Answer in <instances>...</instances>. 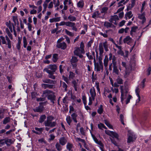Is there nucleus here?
I'll return each instance as SVG.
<instances>
[{
    "label": "nucleus",
    "mask_w": 151,
    "mask_h": 151,
    "mask_svg": "<svg viewBox=\"0 0 151 151\" xmlns=\"http://www.w3.org/2000/svg\"><path fill=\"white\" fill-rule=\"evenodd\" d=\"M120 87L121 93V101L122 103L123 104L124 100L127 99L126 104H127L129 102L132 96L128 93V90L126 86H121Z\"/></svg>",
    "instance_id": "1"
},
{
    "label": "nucleus",
    "mask_w": 151,
    "mask_h": 151,
    "mask_svg": "<svg viewBox=\"0 0 151 151\" xmlns=\"http://www.w3.org/2000/svg\"><path fill=\"white\" fill-rule=\"evenodd\" d=\"M54 119V117L52 116H48L46 120L44 122L45 126L51 128L55 127L56 125V121H53Z\"/></svg>",
    "instance_id": "2"
},
{
    "label": "nucleus",
    "mask_w": 151,
    "mask_h": 151,
    "mask_svg": "<svg viewBox=\"0 0 151 151\" xmlns=\"http://www.w3.org/2000/svg\"><path fill=\"white\" fill-rule=\"evenodd\" d=\"M43 94L47 96L48 99L50 100L53 104H54V101L55 100L56 97L53 92L51 90H46L43 91Z\"/></svg>",
    "instance_id": "3"
},
{
    "label": "nucleus",
    "mask_w": 151,
    "mask_h": 151,
    "mask_svg": "<svg viewBox=\"0 0 151 151\" xmlns=\"http://www.w3.org/2000/svg\"><path fill=\"white\" fill-rule=\"evenodd\" d=\"M104 47L105 50L106 51H107L108 50V45L107 42L105 41L103 42H101L99 44V54L100 55H102L104 52Z\"/></svg>",
    "instance_id": "4"
},
{
    "label": "nucleus",
    "mask_w": 151,
    "mask_h": 151,
    "mask_svg": "<svg viewBox=\"0 0 151 151\" xmlns=\"http://www.w3.org/2000/svg\"><path fill=\"white\" fill-rule=\"evenodd\" d=\"M90 93L91 94V96L89 98V103L88 105H91L92 103V101H94L95 99V97L96 96V93L95 88L92 87L90 90Z\"/></svg>",
    "instance_id": "5"
},
{
    "label": "nucleus",
    "mask_w": 151,
    "mask_h": 151,
    "mask_svg": "<svg viewBox=\"0 0 151 151\" xmlns=\"http://www.w3.org/2000/svg\"><path fill=\"white\" fill-rule=\"evenodd\" d=\"M74 51V53L75 55L78 56L80 58H82L83 56L81 54H84L85 51L81 49L79 47L75 48Z\"/></svg>",
    "instance_id": "6"
},
{
    "label": "nucleus",
    "mask_w": 151,
    "mask_h": 151,
    "mask_svg": "<svg viewBox=\"0 0 151 151\" xmlns=\"http://www.w3.org/2000/svg\"><path fill=\"white\" fill-rule=\"evenodd\" d=\"M62 40L60 39L57 41V44L56 46L59 48L61 49L64 50L67 47V45L64 42H60Z\"/></svg>",
    "instance_id": "7"
},
{
    "label": "nucleus",
    "mask_w": 151,
    "mask_h": 151,
    "mask_svg": "<svg viewBox=\"0 0 151 151\" xmlns=\"http://www.w3.org/2000/svg\"><path fill=\"white\" fill-rule=\"evenodd\" d=\"M138 14V18L141 21V24H143L146 21V19L145 17V12H143Z\"/></svg>",
    "instance_id": "8"
},
{
    "label": "nucleus",
    "mask_w": 151,
    "mask_h": 151,
    "mask_svg": "<svg viewBox=\"0 0 151 151\" xmlns=\"http://www.w3.org/2000/svg\"><path fill=\"white\" fill-rule=\"evenodd\" d=\"M5 142L7 147H9L11 145L14 144L15 141V139L14 138L9 139L8 137L4 138Z\"/></svg>",
    "instance_id": "9"
},
{
    "label": "nucleus",
    "mask_w": 151,
    "mask_h": 151,
    "mask_svg": "<svg viewBox=\"0 0 151 151\" xmlns=\"http://www.w3.org/2000/svg\"><path fill=\"white\" fill-rule=\"evenodd\" d=\"M44 102H40L39 103L40 105L34 109L33 110L35 112H41L44 109V106L42 105V104H44Z\"/></svg>",
    "instance_id": "10"
},
{
    "label": "nucleus",
    "mask_w": 151,
    "mask_h": 151,
    "mask_svg": "<svg viewBox=\"0 0 151 151\" xmlns=\"http://www.w3.org/2000/svg\"><path fill=\"white\" fill-rule=\"evenodd\" d=\"M94 68L96 71H100L101 70L102 71L103 69V63H96L95 64Z\"/></svg>",
    "instance_id": "11"
},
{
    "label": "nucleus",
    "mask_w": 151,
    "mask_h": 151,
    "mask_svg": "<svg viewBox=\"0 0 151 151\" xmlns=\"http://www.w3.org/2000/svg\"><path fill=\"white\" fill-rule=\"evenodd\" d=\"M128 138L127 140V142L130 143L133 142L136 138V137L133 133H129L128 135Z\"/></svg>",
    "instance_id": "12"
},
{
    "label": "nucleus",
    "mask_w": 151,
    "mask_h": 151,
    "mask_svg": "<svg viewBox=\"0 0 151 151\" xmlns=\"http://www.w3.org/2000/svg\"><path fill=\"white\" fill-rule=\"evenodd\" d=\"M44 71L46 72L49 74L48 77L53 79H55V77L53 75L54 72H52L51 71V70H48V69H44Z\"/></svg>",
    "instance_id": "13"
},
{
    "label": "nucleus",
    "mask_w": 151,
    "mask_h": 151,
    "mask_svg": "<svg viewBox=\"0 0 151 151\" xmlns=\"http://www.w3.org/2000/svg\"><path fill=\"white\" fill-rule=\"evenodd\" d=\"M57 67L55 65H50L47 66V68L45 69H48L51 70V72H54L57 69Z\"/></svg>",
    "instance_id": "14"
},
{
    "label": "nucleus",
    "mask_w": 151,
    "mask_h": 151,
    "mask_svg": "<svg viewBox=\"0 0 151 151\" xmlns=\"http://www.w3.org/2000/svg\"><path fill=\"white\" fill-rule=\"evenodd\" d=\"M113 73H114V74H116V75H119L120 74V72L119 70L118 69V67L117 65H115V64H114V65H113Z\"/></svg>",
    "instance_id": "15"
},
{
    "label": "nucleus",
    "mask_w": 151,
    "mask_h": 151,
    "mask_svg": "<svg viewBox=\"0 0 151 151\" xmlns=\"http://www.w3.org/2000/svg\"><path fill=\"white\" fill-rule=\"evenodd\" d=\"M119 19V17L117 15H114L111 17L109 21L110 22L116 24V22Z\"/></svg>",
    "instance_id": "16"
},
{
    "label": "nucleus",
    "mask_w": 151,
    "mask_h": 151,
    "mask_svg": "<svg viewBox=\"0 0 151 151\" xmlns=\"http://www.w3.org/2000/svg\"><path fill=\"white\" fill-rule=\"evenodd\" d=\"M42 87L44 89H46L48 88L50 89H52L55 88V86L52 84H46L45 83H42Z\"/></svg>",
    "instance_id": "17"
},
{
    "label": "nucleus",
    "mask_w": 151,
    "mask_h": 151,
    "mask_svg": "<svg viewBox=\"0 0 151 151\" xmlns=\"http://www.w3.org/2000/svg\"><path fill=\"white\" fill-rule=\"evenodd\" d=\"M140 91V90L139 88L137 87L136 88V89H135V92L137 96V97H138V98L137 99L136 101V104H137V103H138L140 101V97L139 96V93Z\"/></svg>",
    "instance_id": "18"
},
{
    "label": "nucleus",
    "mask_w": 151,
    "mask_h": 151,
    "mask_svg": "<svg viewBox=\"0 0 151 151\" xmlns=\"http://www.w3.org/2000/svg\"><path fill=\"white\" fill-rule=\"evenodd\" d=\"M121 64L122 67L120 65H119L118 68L120 70V71L121 73H122L123 71L124 70L123 68H125L126 70L127 69V64L125 62H122Z\"/></svg>",
    "instance_id": "19"
},
{
    "label": "nucleus",
    "mask_w": 151,
    "mask_h": 151,
    "mask_svg": "<svg viewBox=\"0 0 151 151\" xmlns=\"http://www.w3.org/2000/svg\"><path fill=\"white\" fill-rule=\"evenodd\" d=\"M132 41V38L130 37L129 36H127L123 40L124 43H127L129 45L130 43Z\"/></svg>",
    "instance_id": "20"
},
{
    "label": "nucleus",
    "mask_w": 151,
    "mask_h": 151,
    "mask_svg": "<svg viewBox=\"0 0 151 151\" xmlns=\"http://www.w3.org/2000/svg\"><path fill=\"white\" fill-rule=\"evenodd\" d=\"M109 60L108 56L107 55H105L104 60V64L106 69L107 68Z\"/></svg>",
    "instance_id": "21"
},
{
    "label": "nucleus",
    "mask_w": 151,
    "mask_h": 151,
    "mask_svg": "<svg viewBox=\"0 0 151 151\" xmlns=\"http://www.w3.org/2000/svg\"><path fill=\"white\" fill-rule=\"evenodd\" d=\"M42 81L44 83L50 84H55L56 83L55 81H53L49 79H45L42 80Z\"/></svg>",
    "instance_id": "22"
},
{
    "label": "nucleus",
    "mask_w": 151,
    "mask_h": 151,
    "mask_svg": "<svg viewBox=\"0 0 151 151\" xmlns=\"http://www.w3.org/2000/svg\"><path fill=\"white\" fill-rule=\"evenodd\" d=\"M35 129L36 131L33 130V132L36 134H40L43 131V128H38V127H35Z\"/></svg>",
    "instance_id": "23"
},
{
    "label": "nucleus",
    "mask_w": 151,
    "mask_h": 151,
    "mask_svg": "<svg viewBox=\"0 0 151 151\" xmlns=\"http://www.w3.org/2000/svg\"><path fill=\"white\" fill-rule=\"evenodd\" d=\"M138 29V27L137 26L132 27L131 28V30L130 31V35L132 36H133L134 35V33L137 31Z\"/></svg>",
    "instance_id": "24"
},
{
    "label": "nucleus",
    "mask_w": 151,
    "mask_h": 151,
    "mask_svg": "<svg viewBox=\"0 0 151 151\" xmlns=\"http://www.w3.org/2000/svg\"><path fill=\"white\" fill-rule=\"evenodd\" d=\"M74 148L73 145L70 143H68L66 145V148L68 151H73V149ZM65 151H67L65 150Z\"/></svg>",
    "instance_id": "25"
},
{
    "label": "nucleus",
    "mask_w": 151,
    "mask_h": 151,
    "mask_svg": "<svg viewBox=\"0 0 151 151\" xmlns=\"http://www.w3.org/2000/svg\"><path fill=\"white\" fill-rule=\"evenodd\" d=\"M133 15L132 14L131 11H129L125 15V18L126 19H130L132 17Z\"/></svg>",
    "instance_id": "26"
},
{
    "label": "nucleus",
    "mask_w": 151,
    "mask_h": 151,
    "mask_svg": "<svg viewBox=\"0 0 151 151\" xmlns=\"http://www.w3.org/2000/svg\"><path fill=\"white\" fill-rule=\"evenodd\" d=\"M6 111L5 109H0V119H2L4 117V113Z\"/></svg>",
    "instance_id": "27"
},
{
    "label": "nucleus",
    "mask_w": 151,
    "mask_h": 151,
    "mask_svg": "<svg viewBox=\"0 0 151 151\" xmlns=\"http://www.w3.org/2000/svg\"><path fill=\"white\" fill-rule=\"evenodd\" d=\"M68 78L69 80H73L75 77V74L73 72L70 71L69 72Z\"/></svg>",
    "instance_id": "28"
},
{
    "label": "nucleus",
    "mask_w": 151,
    "mask_h": 151,
    "mask_svg": "<svg viewBox=\"0 0 151 151\" xmlns=\"http://www.w3.org/2000/svg\"><path fill=\"white\" fill-rule=\"evenodd\" d=\"M72 118L74 122L75 123L77 122V121L76 119V117L77 116V115L76 113H74L71 115Z\"/></svg>",
    "instance_id": "29"
},
{
    "label": "nucleus",
    "mask_w": 151,
    "mask_h": 151,
    "mask_svg": "<svg viewBox=\"0 0 151 151\" xmlns=\"http://www.w3.org/2000/svg\"><path fill=\"white\" fill-rule=\"evenodd\" d=\"M59 142L62 145H64L66 143V141L64 137H63L60 138Z\"/></svg>",
    "instance_id": "30"
},
{
    "label": "nucleus",
    "mask_w": 151,
    "mask_h": 151,
    "mask_svg": "<svg viewBox=\"0 0 151 151\" xmlns=\"http://www.w3.org/2000/svg\"><path fill=\"white\" fill-rule=\"evenodd\" d=\"M100 15V13L99 11H96L94 12L92 15V17L94 19H96L99 17Z\"/></svg>",
    "instance_id": "31"
},
{
    "label": "nucleus",
    "mask_w": 151,
    "mask_h": 151,
    "mask_svg": "<svg viewBox=\"0 0 151 151\" xmlns=\"http://www.w3.org/2000/svg\"><path fill=\"white\" fill-rule=\"evenodd\" d=\"M84 4V3L83 0H80L77 3V6L79 8H82Z\"/></svg>",
    "instance_id": "32"
},
{
    "label": "nucleus",
    "mask_w": 151,
    "mask_h": 151,
    "mask_svg": "<svg viewBox=\"0 0 151 151\" xmlns=\"http://www.w3.org/2000/svg\"><path fill=\"white\" fill-rule=\"evenodd\" d=\"M104 27L107 28H109L112 27L113 24L108 22H104Z\"/></svg>",
    "instance_id": "33"
},
{
    "label": "nucleus",
    "mask_w": 151,
    "mask_h": 151,
    "mask_svg": "<svg viewBox=\"0 0 151 151\" xmlns=\"http://www.w3.org/2000/svg\"><path fill=\"white\" fill-rule=\"evenodd\" d=\"M46 118V116L45 115H41L39 119V122L40 123H42L44 121Z\"/></svg>",
    "instance_id": "34"
},
{
    "label": "nucleus",
    "mask_w": 151,
    "mask_h": 151,
    "mask_svg": "<svg viewBox=\"0 0 151 151\" xmlns=\"http://www.w3.org/2000/svg\"><path fill=\"white\" fill-rule=\"evenodd\" d=\"M108 31V30H106L104 33H103L101 32H99V34L100 35L103 36L104 37L107 38L108 36V35L107 34Z\"/></svg>",
    "instance_id": "35"
},
{
    "label": "nucleus",
    "mask_w": 151,
    "mask_h": 151,
    "mask_svg": "<svg viewBox=\"0 0 151 151\" xmlns=\"http://www.w3.org/2000/svg\"><path fill=\"white\" fill-rule=\"evenodd\" d=\"M10 121V118L9 117H6L3 120V124H6L9 122Z\"/></svg>",
    "instance_id": "36"
},
{
    "label": "nucleus",
    "mask_w": 151,
    "mask_h": 151,
    "mask_svg": "<svg viewBox=\"0 0 151 151\" xmlns=\"http://www.w3.org/2000/svg\"><path fill=\"white\" fill-rule=\"evenodd\" d=\"M98 127L99 129H102L103 128L106 129L107 127L102 123H100L98 125Z\"/></svg>",
    "instance_id": "37"
},
{
    "label": "nucleus",
    "mask_w": 151,
    "mask_h": 151,
    "mask_svg": "<svg viewBox=\"0 0 151 151\" xmlns=\"http://www.w3.org/2000/svg\"><path fill=\"white\" fill-rule=\"evenodd\" d=\"M104 122L105 124L110 129H113V127L111 125L109 122L107 120H104Z\"/></svg>",
    "instance_id": "38"
},
{
    "label": "nucleus",
    "mask_w": 151,
    "mask_h": 151,
    "mask_svg": "<svg viewBox=\"0 0 151 151\" xmlns=\"http://www.w3.org/2000/svg\"><path fill=\"white\" fill-rule=\"evenodd\" d=\"M112 137L115 138L117 140H119V135L116 132H113L111 136Z\"/></svg>",
    "instance_id": "39"
},
{
    "label": "nucleus",
    "mask_w": 151,
    "mask_h": 151,
    "mask_svg": "<svg viewBox=\"0 0 151 151\" xmlns=\"http://www.w3.org/2000/svg\"><path fill=\"white\" fill-rule=\"evenodd\" d=\"M79 81V80L78 79L76 80L73 79L72 81V84L73 85V86H78V83Z\"/></svg>",
    "instance_id": "40"
},
{
    "label": "nucleus",
    "mask_w": 151,
    "mask_h": 151,
    "mask_svg": "<svg viewBox=\"0 0 151 151\" xmlns=\"http://www.w3.org/2000/svg\"><path fill=\"white\" fill-rule=\"evenodd\" d=\"M23 46L24 48H26L27 44V40L25 37H24L23 38Z\"/></svg>",
    "instance_id": "41"
},
{
    "label": "nucleus",
    "mask_w": 151,
    "mask_h": 151,
    "mask_svg": "<svg viewBox=\"0 0 151 151\" xmlns=\"http://www.w3.org/2000/svg\"><path fill=\"white\" fill-rule=\"evenodd\" d=\"M78 61L77 58L75 56H73L70 60L71 63H76Z\"/></svg>",
    "instance_id": "42"
},
{
    "label": "nucleus",
    "mask_w": 151,
    "mask_h": 151,
    "mask_svg": "<svg viewBox=\"0 0 151 151\" xmlns=\"http://www.w3.org/2000/svg\"><path fill=\"white\" fill-rule=\"evenodd\" d=\"M66 121L68 124L69 125H70L72 121V120L70 116H67L66 118Z\"/></svg>",
    "instance_id": "43"
},
{
    "label": "nucleus",
    "mask_w": 151,
    "mask_h": 151,
    "mask_svg": "<svg viewBox=\"0 0 151 151\" xmlns=\"http://www.w3.org/2000/svg\"><path fill=\"white\" fill-rule=\"evenodd\" d=\"M55 146L57 150L59 151L61 150L62 149V147L58 142L56 143Z\"/></svg>",
    "instance_id": "44"
},
{
    "label": "nucleus",
    "mask_w": 151,
    "mask_h": 151,
    "mask_svg": "<svg viewBox=\"0 0 151 151\" xmlns=\"http://www.w3.org/2000/svg\"><path fill=\"white\" fill-rule=\"evenodd\" d=\"M65 33L67 34V35L73 37L74 35V34L71 32H70L67 29H65Z\"/></svg>",
    "instance_id": "45"
},
{
    "label": "nucleus",
    "mask_w": 151,
    "mask_h": 151,
    "mask_svg": "<svg viewBox=\"0 0 151 151\" xmlns=\"http://www.w3.org/2000/svg\"><path fill=\"white\" fill-rule=\"evenodd\" d=\"M75 25V23L70 22H67L66 26H68L72 27L73 26Z\"/></svg>",
    "instance_id": "46"
},
{
    "label": "nucleus",
    "mask_w": 151,
    "mask_h": 151,
    "mask_svg": "<svg viewBox=\"0 0 151 151\" xmlns=\"http://www.w3.org/2000/svg\"><path fill=\"white\" fill-rule=\"evenodd\" d=\"M103 111V106L102 105H100L97 110V112L99 114H101Z\"/></svg>",
    "instance_id": "47"
},
{
    "label": "nucleus",
    "mask_w": 151,
    "mask_h": 151,
    "mask_svg": "<svg viewBox=\"0 0 151 151\" xmlns=\"http://www.w3.org/2000/svg\"><path fill=\"white\" fill-rule=\"evenodd\" d=\"M58 55L57 54H55L53 55L52 56V60L54 62H55L58 59Z\"/></svg>",
    "instance_id": "48"
},
{
    "label": "nucleus",
    "mask_w": 151,
    "mask_h": 151,
    "mask_svg": "<svg viewBox=\"0 0 151 151\" xmlns=\"http://www.w3.org/2000/svg\"><path fill=\"white\" fill-rule=\"evenodd\" d=\"M61 85L64 88L65 91H67V85L64 82L61 83Z\"/></svg>",
    "instance_id": "49"
},
{
    "label": "nucleus",
    "mask_w": 151,
    "mask_h": 151,
    "mask_svg": "<svg viewBox=\"0 0 151 151\" xmlns=\"http://www.w3.org/2000/svg\"><path fill=\"white\" fill-rule=\"evenodd\" d=\"M68 19L71 21H74L76 20L75 17L70 15L68 17Z\"/></svg>",
    "instance_id": "50"
},
{
    "label": "nucleus",
    "mask_w": 151,
    "mask_h": 151,
    "mask_svg": "<svg viewBox=\"0 0 151 151\" xmlns=\"http://www.w3.org/2000/svg\"><path fill=\"white\" fill-rule=\"evenodd\" d=\"M15 130L14 129H10L9 130V131L6 132L5 133H4L5 136H8L11 133L14 132Z\"/></svg>",
    "instance_id": "51"
},
{
    "label": "nucleus",
    "mask_w": 151,
    "mask_h": 151,
    "mask_svg": "<svg viewBox=\"0 0 151 151\" xmlns=\"http://www.w3.org/2000/svg\"><path fill=\"white\" fill-rule=\"evenodd\" d=\"M145 4H146V2L145 1H144L142 4V6L141 9L140 10L141 13L143 12V11L145 9Z\"/></svg>",
    "instance_id": "52"
},
{
    "label": "nucleus",
    "mask_w": 151,
    "mask_h": 151,
    "mask_svg": "<svg viewBox=\"0 0 151 151\" xmlns=\"http://www.w3.org/2000/svg\"><path fill=\"white\" fill-rule=\"evenodd\" d=\"M117 83L119 84H122L123 83L122 79L120 78L119 76L116 79Z\"/></svg>",
    "instance_id": "53"
},
{
    "label": "nucleus",
    "mask_w": 151,
    "mask_h": 151,
    "mask_svg": "<svg viewBox=\"0 0 151 151\" xmlns=\"http://www.w3.org/2000/svg\"><path fill=\"white\" fill-rule=\"evenodd\" d=\"M53 1L54 4V7H56L59 6L60 4V2L59 0H57V1L55 0H54Z\"/></svg>",
    "instance_id": "54"
},
{
    "label": "nucleus",
    "mask_w": 151,
    "mask_h": 151,
    "mask_svg": "<svg viewBox=\"0 0 151 151\" xmlns=\"http://www.w3.org/2000/svg\"><path fill=\"white\" fill-rule=\"evenodd\" d=\"M82 99L83 101V103L85 105L86 104V97L85 95H83L82 96Z\"/></svg>",
    "instance_id": "55"
},
{
    "label": "nucleus",
    "mask_w": 151,
    "mask_h": 151,
    "mask_svg": "<svg viewBox=\"0 0 151 151\" xmlns=\"http://www.w3.org/2000/svg\"><path fill=\"white\" fill-rule=\"evenodd\" d=\"M97 144L99 145L100 148L101 150L103 149L104 147V145L100 141H99Z\"/></svg>",
    "instance_id": "56"
},
{
    "label": "nucleus",
    "mask_w": 151,
    "mask_h": 151,
    "mask_svg": "<svg viewBox=\"0 0 151 151\" xmlns=\"http://www.w3.org/2000/svg\"><path fill=\"white\" fill-rule=\"evenodd\" d=\"M108 9V8L107 7H103L101 9V12L102 13H105Z\"/></svg>",
    "instance_id": "57"
},
{
    "label": "nucleus",
    "mask_w": 151,
    "mask_h": 151,
    "mask_svg": "<svg viewBox=\"0 0 151 151\" xmlns=\"http://www.w3.org/2000/svg\"><path fill=\"white\" fill-rule=\"evenodd\" d=\"M120 120L121 121L122 123L124 125V116L122 114H121L119 116Z\"/></svg>",
    "instance_id": "58"
},
{
    "label": "nucleus",
    "mask_w": 151,
    "mask_h": 151,
    "mask_svg": "<svg viewBox=\"0 0 151 151\" xmlns=\"http://www.w3.org/2000/svg\"><path fill=\"white\" fill-rule=\"evenodd\" d=\"M75 139L77 142H81L83 143L85 142L84 139H81L79 137H75Z\"/></svg>",
    "instance_id": "59"
},
{
    "label": "nucleus",
    "mask_w": 151,
    "mask_h": 151,
    "mask_svg": "<svg viewBox=\"0 0 151 151\" xmlns=\"http://www.w3.org/2000/svg\"><path fill=\"white\" fill-rule=\"evenodd\" d=\"M105 133L107 135L111 136L113 131H110L109 130H105Z\"/></svg>",
    "instance_id": "60"
},
{
    "label": "nucleus",
    "mask_w": 151,
    "mask_h": 151,
    "mask_svg": "<svg viewBox=\"0 0 151 151\" xmlns=\"http://www.w3.org/2000/svg\"><path fill=\"white\" fill-rule=\"evenodd\" d=\"M21 42V40H18V43L16 46V47L18 50H19L20 49Z\"/></svg>",
    "instance_id": "61"
},
{
    "label": "nucleus",
    "mask_w": 151,
    "mask_h": 151,
    "mask_svg": "<svg viewBox=\"0 0 151 151\" xmlns=\"http://www.w3.org/2000/svg\"><path fill=\"white\" fill-rule=\"evenodd\" d=\"M0 39L2 40V43L3 44H6V41L5 37L3 36H0Z\"/></svg>",
    "instance_id": "62"
},
{
    "label": "nucleus",
    "mask_w": 151,
    "mask_h": 151,
    "mask_svg": "<svg viewBox=\"0 0 151 151\" xmlns=\"http://www.w3.org/2000/svg\"><path fill=\"white\" fill-rule=\"evenodd\" d=\"M7 41V43H6L7 45V47L9 49H11V42L10 40H8Z\"/></svg>",
    "instance_id": "63"
},
{
    "label": "nucleus",
    "mask_w": 151,
    "mask_h": 151,
    "mask_svg": "<svg viewBox=\"0 0 151 151\" xmlns=\"http://www.w3.org/2000/svg\"><path fill=\"white\" fill-rule=\"evenodd\" d=\"M5 144L4 139H0V147H1Z\"/></svg>",
    "instance_id": "64"
}]
</instances>
